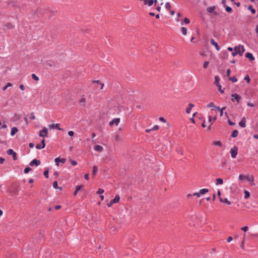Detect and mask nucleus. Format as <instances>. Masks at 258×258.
I'll return each mask as SVG.
<instances>
[{"instance_id": "f257e3e1", "label": "nucleus", "mask_w": 258, "mask_h": 258, "mask_svg": "<svg viewBox=\"0 0 258 258\" xmlns=\"http://www.w3.org/2000/svg\"><path fill=\"white\" fill-rule=\"evenodd\" d=\"M238 178L240 180H242L243 179H245L247 181L252 182H253L254 181V177L252 175H245L243 174H240L238 176Z\"/></svg>"}, {"instance_id": "f03ea898", "label": "nucleus", "mask_w": 258, "mask_h": 258, "mask_svg": "<svg viewBox=\"0 0 258 258\" xmlns=\"http://www.w3.org/2000/svg\"><path fill=\"white\" fill-rule=\"evenodd\" d=\"M238 152V148L236 146H234L232 148L230 149V153L231 154V156L233 158H235L236 155H237Z\"/></svg>"}, {"instance_id": "7ed1b4c3", "label": "nucleus", "mask_w": 258, "mask_h": 258, "mask_svg": "<svg viewBox=\"0 0 258 258\" xmlns=\"http://www.w3.org/2000/svg\"><path fill=\"white\" fill-rule=\"evenodd\" d=\"M234 48H237L236 51L240 56H242L243 55V53L245 51V49L243 45H239L237 46H235Z\"/></svg>"}, {"instance_id": "20e7f679", "label": "nucleus", "mask_w": 258, "mask_h": 258, "mask_svg": "<svg viewBox=\"0 0 258 258\" xmlns=\"http://www.w3.org/2000/svg\"><path fill=\"white\" fill-rule=\"evenodd\" d=\"M48 134V130L46 127H44L42 130L39 131V135L41 137H46Z\"/></svg>"}, {"instance_id": "39448f33", "label": "nucleus", "mask_w": 258, "mask_h": 258, "mask_svg": "<svg viewBox=\"0 0 258 258\" xmlns=\"http://www.w3.org/2000/svg\"><path fill=\"white\" fill-rule=\"evenodd\" d=\"M231 101H233L235 99L237 103H239L241 99V97L237 94H233L231 95Z\"/></svg>"}, {"instance_id": "423d86ee", "label": "nucleus", "mask_w": 258, "mask_h": 258, "mask_svg": "<svg viewBox=\"0 0 258 258\" xmlns=\"http://www.w3.org/2000/svg\"><path fill=\"white\" fill-rule=\"evenodd\" d=\"M7 154L8 155H13V159L14 160H16L17 158V153L14 152L13 151V150L12 149H9L8 151H7Z\"/></svg>"}, {"instance_id": "0eeeda50", "label": "nucleus", "mask_w": 258, "mask_h": 258, "mask_svg": "<svg viewBox=\"0 0 258 258\" xmlns=\"http://www.w3.org/2000/svg\"><path fill=\"white\" fill-rule=\"evenodd\" d=\"M54 161H55L56 165L57 166H58L59 162V163H64L66 161V160L64 158L60 159L59 158H55Z\"/></svg>"}, {"instance_id": "6e6552de", "label": "nucleus", "mask_w": 258, "mask_h": 258, "mask_svg": "<svg viewBox=\"0 0 258 258\" xmlns=\"http://www.w3.org/2000/svg\"><path fill=\"white\" fill-rule=\"evenodd\" d=\"M120 122V118H114L112 120H111L109 122V125L111 126L112 124H114L115 125L117 126Z\"/></svg>"}, {"instance_id": "1a4fd4ad", "label": "nucleus", "mask_w": 258, "mask_h": 258, "mask_svg": "<svg viewBox=\"0 0 258 258\" xmlns=\"http://www.w3.org/2000/svg\"><path fill=\"white\" fill-rule=\"evenodd\" d=\"M40 163L41 162L40 160H38L36 159H34L30 163V165L31 166L33 165L37 166L40 164Z\"/></svg>"}, {"instance_id": "9d476101", "label": "nucleus", "mask_w": 258, "mask_h": 258, "mask_svg": "<svg viewBox=\"0 0 258 258\" xmlns=\"http://www.w3.org/2000/svg\"><path fill=\"white\" fill-rule=\"evenodd\" d=\"M60 124L59 123H56V124H51L48 125L49 127L51 129L52 128H56L58 130H61L62 129L59 127Z\"/></svg>"}, {"instance_id": "9b49d317", "label": "nucleus", "mask_w": 258, "mask_h": 258, "mask_svg": "<svg viewBox=\"0 0 258 258\" xmlns=\"http://www.w3.org/2000/svg\"><path fill=\"white\" fill-rule=\"evenodd\" d=\"M211 43L215 47L217 51H219L220 50V47H219V46L218 45V43L214 39H212L211 40Z\"/></svg>"}, {"instance_id": "f8f14e48", "label": "nucleus", "mask_w": 258, "mask_h": 258, "mask_svg": "<svg viewBox=\"0 0 258 258\" xmlns=\"http://www.w3.org/2000/svg\"><path fill=\"white\" fill-rule=\"evenodd\" d=\"M245 120H246L245 117H243L242 118L241 120L239 122V125L242 127H245L246 126Z\"/></svg>"}, {"instance_id": "ddd939ff", "label": "nucleus", "mask_w": 258, "mask_h": 258, "mask_svg": "<svg viewBox=\"0 0 258 258\" xmlns=\"http://www.w3.org/2000/svg\"><path fill=\"white\" fill-rule=\"evenodd\" d=\"M215 9V7L214 6H212V7H208L207 9V12H208L209 13H214L215 15L217 14L216 13H215L214 12V10Z\"/></svg>"}, {"instance_id": "4468645a", "label": "nucleus", "mask_w": 258, "mask_h": 258, "mask_svg": "<svg viewBox=\"0 0 258 258\" xmlns=\"http://www.w3.org/2000/svg\"><path fill=\"white\" fill-rule=\"evenodd\" d=\"M18 131V128L16 127H13L11 129V135L12 136H14Z\"/></svg>"}, {"instance_id": "2eb2a0df", "label": "nucleus", "mask_w": 258, "mask_h": 258, "mask_svg": "<svg viewBox=\"0 0 258 258\" xmlns=\"http://www.w3.org/2000/svg\"><path fill=\"white\" fill-rule=\"evenodd\" d=\"M94 150L96 151L100 152L103 150V147L100 145H97L94 147Z\"/></svg>"}, {"instance_id": "dca6fc26", "label": "nucleus", "mask_w": 258, "mask_h": 258, "mask_svg": "<svg viewBox=\"0 0 258 258\" xmlns=\"http://www.w3.org/2000/svg\"><path fill=\"white\" fill-rule=\"evenodd\" d=\"M245 57L248 58L251 60H253L254 59V57L253 56V55L249 52H247L245 53Z\"/></svg>"}, {"instance_id": "f3484780", "label": "nucleus", "mask_w": 258, "mask_h": 258, "mask_svg": "<svg viewBox=\"0 0 258 258\" xmlns=\"http://www.w3.org/2000/svg\"><path fill=\"white\" fill-rule=\"evenodd\" d=\"M120 200V197L118 195H116L114 199L111 200V201L112 202L113 204L117 203L119 202Z\"/></svg>"}, {"instance_id": "a211bd4d", "label": "nucleus", "mask_w": 258, "mask_h": 258, "mask_svg": "<svg viewBox=\"0 0 258 258\" xmlns=\"http://www.w3.org/2000/svg\"><path fill=\"white\" fill-rule=\"evenodd\" d=\"M194 107V104H193L192 103H189L188 104V107L187 108H186V112L187 113H189L190 112L191 108H192Z\"/></svg>"}, {"instance_id": "6ab92c4d", "label": "nucleus", "mask_w": 258, "mask_h": 258, "mask_svg": "<svg viewBox=\"0 0 258 258\" xmlns=\"http://www.w3.org/2000/svg\"><path fill=\"white\" fill-rule=\"evenodd\" d=\"M85 102H86V99H85V96H84V95H83V96H82L81 97V98H80V100H79V103H80V104L83 103V106H85Z\"/></svg>"}, {"instance_id": "aec40b11", "label": "nucleus", "mask_w": 258, "mask_h": 258, "mask_svg": "<svg viewBox=\"0 0 258 258\" xmlns=\"http://www.w3.org/2000/svg\"><path fill=\"white\" fill-rule=\"evenodd\" d=\"M83 186L82 185H77L76 187L75 191L74 193V196H76L79 192V191L80 190L81 188Z\"/></svg>"}, {"instance_id": "412c9836", "label": "nucleus", "mask_w": 258, "mask_h": 258, "mask_svg": "<svg viewBox=\"0 0 258 258\" xmlns=\"http://www.w3.org/2000/svg\"><path fill=\"white\" fill-rule=\"evenodd\" d=\"M209 191L208 189L203 188L200 190L199 192L201 195H204Z\"/></svg>"}, {"instance_id": "4be33fe9", "label": "nucleus", "mask_w": 258, "mask_h": 258, "mask_svg": "<svg viewBox=\"0 0 258 258\" xmlns=\"http://www.w3.org/2000/svg\"><path fill=\"white\" fill-rule=\"evenodd\" d=\"M223 183V180L222 178H218L216 179V184L217 185L222 184Z\"/></svg>"}, {"instance_id": "5701e85b", "label": "nucleus", "mask_w": 258, "mask_h": 258, "mask_svg": "<svg viewBox=\"0 0 258 258\" xmlns=\"http://www.w3.org/2000/svg\"><path fill=\"white\" fill-rule=\"evenodd\" d=\"M219 81H220V78L218 76H215V83L214 84L216 85V86H218V85H220L219 84Z\"/></svg>"}, {"instance_id": "b1692460", "label": "nucleus", "mask_w": 258, "mask_h": 258, "mask_svg": "<svg viewBox=\"0 0 258 258\" xmlns=\"http://www.w3.org/2000/svg\"><path fill=\"white\" fill-rule=\"evenodd\" d=\"M244 198L245 199H248L249 198V197H250V193H249V192L248 191H247V190H245L244 191Z\"/></svg>"}, {"instance_id": "393cba45", "label": "nucleus", "mask_w": 258, "mask_h": 258, "mask_svg": "<svg viewBox=\"0 0 258 258\" xmlns=\"http://www.w3.org/2000/svg\"><path fill=\"white\" fill-rule=\"evenodd\" d=\"M181 31L183 35H186L187 34V29L185 27H181Z\"/></svg>"}, {"instance_id": "a878e982", "label": "nucleus", "mask_w": 258, "mask_h": 258, "mask_svg": "<svg viewBox=\"0 0 258 258\" xmlns=\"http://www.w3.org/2000/svg\"><path fill=\"white\" fill-rule=\"evenodd\" d=\"M238 132L237 130H234L232 133L231 137L233 138L236 137L238 135Z\"/></svg>"}, {"instance_id": "bb28decb", "label": "nucleus", "mask_w": 258, "mask_h": 258, "mask_svg": "<svg viewBox=\"0 0 258 258\" xmlns=\"http://www.w3.org/2000/svg\"><path fill=\"white\" fill-rule=\"evenodd\" d=\"M97 170H98V168H97V166H94L93 167V170H92V175L93 176H95L96 175V173Z\"/></svg>"}, {"instance_id": "cd10ccee", "label": "nucleus", "mask_w": 258, "mask_h": 258, "mask_svg": "<svg viewBox=\"0 0 258 258\" xmlns=\"http://www.w3.org/2000/svg\"><path fill=\"white\" fill-rule=\"evenodd\" d=\"M12 86V84L11 83H8L6 85L3 87V91H5L6 89L9 87Z\"/></svg>"}, {"instance_id": "c85d7f7f", "label": "nucleus", "mask_w": 258, "mask_h": 258, "mask_svg": "<svg viewBox=\"0 0 258 258\" xmlns=\"http://www.w3.org/2000/svg\"><path fill=\"white\" fill-rule=\"evenodd\" d=\"M114 140L116 142H118L121 140V138L118 134H116L114 137Z\"/></svg>"}, {"instance_id": "c756f323", "label": "nucleus", "mask_w": 258, "mask_h": 258, "mask_svg": "<svg viewBox=\"0 0 258 258\" xmlns=\"http://www.w3.org/2000/svg\"><path fill=\"white\" fill-rule=\"evenodd\" d=\"M207 107H209V108H210V107H213L214 108H216V107H217V106H216L214 103L213 102H211L209 104H208L207 105Z\"/></svg>"}, {"instance_id": "7c9ffc66", "label": "nucleus", "mask_w": 258, "mask_h": 258, "mask_svg": "<svg viewBox=\"0 0 258 258\" xmlns=\"http://www.w3.org/2000/svg\"><path fill=\"white\" fill-rule=\"evenodd\" d=\"M189 22H190V21H189V20H188V19H187V18H185L184 19L183 22H182V23H181V24L182 25H183V23H185L186 24H189Z\"/></svg>"}, {"instance_id": "2f4dec72", "label": "nucleus", "mask_w": 258, "mask_h": 258, "mask_svg": "<svg viewBox=\"0 0 258 258\" xmlns=\"http://www.w3.org/2000/svg\"><path fill=\"white\" fill-rule=\"evenodd\" d=\"M229 80L234 83L237 82V80L235 77H229Z\"/></svg>"}, {"instance_id": "473e14b6", "label": "nucleus", "mask_w": 258, "mask_h": 258, "mask_svg": "<svg viewBox=\"0 0 258 258\" xmlns=\"http://www.w3.org/2000/svg\"><path fill=\"white\" fill-rule=\"evenodd\" d=\"M248 9L250 10V11L253 14L255 13V10L252 8V7L251 6H249L248 7Z\"/></svg>"}, {"instance_id": "72a5a7b5", "label": "nucleus", "mask_w": 258, "mask_h": 258, "mask_svg": "<svg viewBox=\"0 0 258 258\" xmlns=\"http://www.w3.org/2000/svg\"><path fill=\"white\" fill-rule=\"evenodd\" d=\"M213 144L214 145L218 146L219 147H221L222 146V143L220 141H215L214 142Z\"/></svg>"}, {"instance_id": "f704fd0d", "label": "nucleus", "mask_w": 258, "mask_h": 258, "mask_svg": "<svg viewBox=\"0 0 258 258\" xmlns=\"http://www.w3.org/2000/svg\"><path fill=\"white\" fill-rule=\"evenodd\" d=\"M70 162L71 164L73 166H75L77 164V161H76L75 160H74L73 159H70Z\"/></svg>"}, {"instance_id": "c9c22d12", "label": "nucleus", "mask_w": 258, "mask_h": 258, "mask_svg": "<svg viewBox=\"0 0 258 258\" xmlns=\"http://www.w3.org/2000/svg\"><path fill=\"white\" fill-rule=\"evenodd\" d=\"M218 88V90L219 91V92L221 93V94H223L224 93V90L223 89H222V87L221 86V85H218V86H217Z\"/></svg>"}, {"instance_id": "e433bc0d", "label": "nucleus", "mask_w": 258, "mask_h": 258, "mask_svg": "<svg viewBox=\"0 0 258 258\" xmlns=\"http://www.w3.org/2000/svg\"><path fill=\"white\" fill-rule=\"evenodd\" d=\"M165 7L166 9L169 10L171 8V5L169 2H167L165 4Z\"/></svg>"}, {"instance_id": "4c0bfd02", "label": "nucleus", "mask_w": 258, "mask_h": 258, "mask_svg": "<svg viewBox=\"0 0 258 258\" xmlns=\"http://www.w3.org/2000/svg\"><path fill=\"white\" fill-rule=\"evenodd\" d=\"M236 49H237V48H233L234 51L232 53V55L233 56H235V55H236L238 54V53L236 51Z\"/></svg>"}, {"instance_id": "58836bf2", "label": "nucleus", "mask_w": 258, "mask_h": 258, "mask_svg": "<svg viewBox=\"0 0 258 258\" xmlns=\"http://www.w3.org/2000/svg\"><path fill=\"white\" fill-rule=\"evenodd\" d=\"M32 78L35 81H38L39 78L34 74H32Z\"/></svg>"}, {"instance_id": "ea45409f", "label": "nucleus", "mask_w": 258, "mask_h": 258, "mask_svg": "<svg viewBox=\"0 0 258 258\" xmlns=\"http://www.w3.org/2000/svg\"><path fill=\"white\" fill-rule=\"evenodd\" d=\"M31 170V169L30 168V167H26L25 169H24V173H28L29 171H30Z\"/></svg>"}, {"instance_id": "a19ab883", "label": "nucleus", "mask_w": 258, "mask_h": 258, "mask_svg": "<svg viewBox=\"0 0 258 258\" xmlns=\"http://www.w3.org/2000/svg\"><path fill=\"white\" fill-rule=\"evenodd\" d=\"M53 187L56 189L58 188V184H57V182L56 181H55L53 183Z\"/></svg>"}, {"instance_id": "79ce46f5", "label": "nucleus", "mask_w": 258, "mask_h": 258, "mask_svg": "<svg viewBox=\"0 0 258 258\" xmlns=\"http://www.w3.org/2000/svg\"><path fill=\"white\" fill-rule=\"evenodd\" d=\"M104 190L103 189L99 188L98 191H97V194H102L104 192Z\"/></svg>"}, {"instance_id": "37998d69", "label": "nucleus", "mask_w": 258, "mask_h": 258, "mask_svg": "<svg viewBox=\"0 0 258 258\" xmlns=\"http://www.w3.org/2000/svg\"><path fill=\"white\" fill-rule=\"evenodd\" d=\"M209 61H205L203 64V68L205 69L207 68V67L209 65Z\"/></svg>"}, {"instance_id": "c03bdc74", "label": "nucleus", "mask_w": 258, "mask_h": 258, "mask_svg": "<svg viewBox=\"0 0 258 258\" xmlns=\"http://www.w3.org/2000/svg\"><path fill=\"white\" fill-rule=\"evenodd\" d=\"M245 81H247V82L248 83H249L250 81V78L249 77V76L248 75H246L245 77H244V79Z\"/></svg>"}, {"instance_id": "a18cd8bd", "label": "nucleus", "mask_w": 258, "mask_h": 258, "mask_svg": "<svg viewBox=\"0 0 258 258\" xmlns=\"http://www.w3.org/2000/svg\"><path fill=\"white\" fill-rule=\"evenodd\" d=\"M158 129H159L158 125H155L154 126V127L153 128H151V130L156 131V130H158Z\"/></svg>"}, {"instance_id": "49530a36", "label": "nucleus", "mask_w": 258, "mask_h": 258, "mask_svg": "<svg viewBox=\"0 0 258 258\" xmlns=\"http://www.w3.org/2000/svg\"><path fill=\"white\" fill-rule=\"evenodd\" d=\"M241 229L245 232L247 231L248 230V227L247 226H244L241 228Z\"/></svg>"}, {"instance_id": "de8ad7c7", "label": "nucleus", "mask_w": 258, "mask_h": 258, "mask_svg": "<svg viewBox=\"0 0 258 258\" xmlns=\"http://www.w3.org/2000/svg\"><path fill=\"white\" fill-rule=\"evenodd\" d=\"M44 175L46 178L48 177V170H45L44 172Z\"/></svg>"}, {"instance_id": "09e8293b", "label": "nucleus", "mask_w": 258, "mask_h": 258, "mask_svg": "<svg viewBox=\"0 0 258 258\" xmlns=\"http://www.w3.org/2000/svg\"><path fill=\"white\" fill-rule=\"evenodd\" d=\"M30 119L32 120H34L35 119V116L33 112H32L31 113Z\"/></svg>"}, {"instance_id": "8fccbe9b", "label": "nucleus", "mask_w": 258, "mask_h": 258, "mask_svg": "<svg viewBox=\"0 0 258 258\" xmlns=\"http://www.w3.org/2000/svg\"><path fill=\"white\" fill-rule=\"evenodd\" d=\"M230 73H231V71L230 69H228L226 71V75L229 78L230 77Z\"/></svg>"}, {"instance_id": "3c124183", "label": "nucleus", "mask_w": 258, "mask_h": 258, "mask_svg": "<svg viewBox=\"0 0 258 258\" xmlns=\"http://www.w3.org/2000/svg\"><path fill=\"white\" fill-rule=\"evenodd\" d=\"M226 11L227 12L229 13V12H231V11H232V9H231V8H230V7H227L226 8Z\"/></svg>"}, {"instance_id": "603ef678", "label": "nucleus", "mask_w": 258, "mask_h": 258, "mask_svg": "<svg viewBox=\"0 0 258 258\" xmlns=\"http://www.w3.org/2000/svg\"><path fill=\"white\" fill-rule=\"evenodd\" d=\"M5 26L6 27H7L8 29H11L13 28V25H11V24H8L6 25Z\"/></svg>"}, {"instance_id": "864d4df0", "label": "nucleus", "mask_w": 258, "mask_h": 258, "mask_svg": "<svg viewBox=\"0 0 258 258\" xmlns=\"http://www.w3.org/2000/svg\"><path fill=\"white\" fill-rule=\"evenodd\" d=\"M98 84H100V89H102L103 86H104V84L103 83H101L100 82H99V81H97L96 82Z\"/></svg>"}, {"instance_id": "5fc2aeb1", "label": "nucleus", "mask_w": 258, "mask_h": 258, "mask_svg": "<svg viewBox=\"0 0 258 258\" xmlns=\"http://www.w3.org/2000/svg\"><path fill=\"white\" fill-rule=\"evenodd\" d=\"M193 196H197L198 197H201V195H200L199 191L197 192L194 193L193 194Z\"/></svg>"}, {"instance_id": "6e6d98bb", "label": "nucleus", "mask_w": 258, "mask_h": 258, "mask_svg": "<svg viewBox=\"0 0 258 258\" xmlns=\"http://www.w3.org/2000/svg\"><path fill=\"white\" fill-rule=\"evenodd\" d=\"M68 135L70 136H74V132L72 131H70L68 132Z\"/></svg>"}, {"instance_id": "4d7b16f0", "label": "nucleus", "mask_w": 258, "mask_h": 258, "mask_svg": "<svg viewBox=\"0 0 258 258\" xmlns=\"http://www.w3.org/2000/svg\"><path fill=\"white\" fill-rule=\"evenodd\" d=\"M36 148L38 149H43L44 148H42V146H41L39 144H37L36 146Z\"/></svg>"}, {"instance_id": "13d9d810", "label": "nucleus", "mask_w": 258, "mask_h": 258, "mask_svg": "<svg viewBox=\"0 0 258 258\" xmlns=\"http://www.w3.org/2000/svg\"><path fill=\"white\" fill-rule=\"evenodd\" d=\"M41 143H42V148H44L45 146V140L44 139H43L41 141Z\"/></svg>"}, {"instance_id": "bf43d9fd", "label": "nucleus", "mask_w": 258, "mask_h": 258, "mask_svg": "<svg viewBox=\"0 0 258 258\" xmlns=\"http://www.w3.org/2000/svg\"><path fill=\"white\" fill-rule=\"evenodd\" d=\"M226 106L223 107L222 108H220L219 107H216V109L218 110H221L222 111H224L226 109Z\"/></svg>"}, {"instance_id": "052dcab7", "label": "nucleus", "mask_w": 258, "mask_h": 258, "mask_svg": "<svg viewBox=\"0 0 258 258\" xmlns=\"http://www.w3.org/2000/svg\"><path fill=\"white\" fill-rule=\"evenodd\" d=\"M19 88L21 90H25V87L23 84H21L19 86Z\"/></svg>"}, {"instance_id": "680f3d73", "label": "nucleus", "mask_w": 258, "mask_h": 258, "mask_svg": "<svg viewBox=\"0 0 258 258\" xmlns=\"http://www.w3.org/2000/svg\"><path fill=\"white\" fill-rule=\"evenodd\" d=\"M224 201L226 204H227L228 205H230V204H231L230 202V201H229L228 200V199H226V198H225V199H224Z\"/></svg>"}, {"instance_id": "e2e57ef3", "label": "nucleus", "mask_w": 258, "mask_h": 258, "mask_svg": "<svg viewBox=\"0 0 258 258\" xmlns=\"http://www.w3.org/2000/svg\"><path fill=\"white\" fill-rule=\"evenodd\" d=\"M113 204V203H112V202L111 201H110L109 203H108L107 204V206L108 207H110Z\"/></svg>"}, {"instance_id": "0e129e2a", "label": "nucleus", "mask_w": 258, "mask_h": 258, "mask_svg": "<svg viewBox=\"0 0 258 258\" xmlns=\"http://www.w3.org/2000/svg\"><path fill=\"white\" fill-rule=\"evenodd\" d=\"M159 120H160L161 121H162V122H164V123L166 122V120H165L163 117H160L159 118Z\"/></svg>"}, {"instance_id": "69168bd1", "label": "nucleus", "mask_w": 258, "mask_h": 258, "mask_svg": "<svg viewBox=\"0 0 258 258\" xmlns=\"http://www.w3.org/2000/svg\"><path fill=\"white\" fill-rule=\"evenodd\" d=\"M232 237L231 236H229L227 238V241L228 242H230L232 241Z\"/></svg>"}, {"instance_id": "338daca9", "label": "nucleus", "mask_w": 258, "mask_h": 258, "mask_svg": "<svg viewBox=\"0 0 258 258\" xmlns=\"http://www.w3.org/2000/svg\"><path fill=\"white\" fill-rule=\"evenodd\" d=\"M228 122L230 125H233L234 124V123L232 122L230 119L228 120Z\"/></svg>"}, {"instance_id": "774afa93", "label": "nucleus", "mask_w": 258, "mask_h": 258, "mask_svg": "<svg viewBox=\"0 0 258 258\" xmlns=\"http://www.w3.org/2000/svg\"><path fill=\"white\" fill-rule=\"evenodd\" d=\"M255 31L257 34V36L258 37V25L256 26Z\"/></svg>"}]
</instances>
